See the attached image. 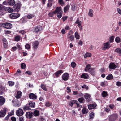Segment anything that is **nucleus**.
Wrapping results in <instances>:
<instances>
[{
	"label": "nucleus",
	"mask_w": 121,
	"mask_h": 121,
	"mask_svg": "<svg viewBox=\"0 0 121 121\" xmlns=\"http://www.w3.org/2000/svg\"><path fill=\"white\" fill-rule=\"evenodd\" d=\"M23 113V110L20 108H19V109L16 111V114L18 116H20L22 115Z\"/></svg>",
	"instance_id": "nucleus-5"
},
{
	"label": "nucleus",
	"mask_w": 121,
	"mask_h": 121,
	"mask_svg": "<svg viewBox=\"0 0 121 121\" xmlns=\"http://www.w3.org/2000/svg\"><path fill=\"white\" fill-rule=\"evenodd\" d=\"M114 37L113 36H112L110 37L109 41L110 42H112L114 40Z\"/></svg>",
	"instance_id": "nucleus-54"
},
{
	"label": "nucleus",
	"mask_w": 121,
	"mask_h": 121,
	"mask_svg": "<svg viewBox=\"0 0 121 121\" xmlns=\"http://www.w3.org/2000/svg\"><path fill=\"white\" fill-rule=\"evenodd\" d=\"M108 84V82L106 81H104V82H101L100 83L101 86L102 87H104L107 86Z\"/></svg>",
	"instance_id": "nucleus-29"
},
{
	"label": "nucleus",
	"mask_w": 121,
	"mask_h": 121,
	"mask_svg": "<svg viewBox=\"0 0 121 121\" xmlns=\"http://www.w3.org/2000/svg\"><path fill=\"white\" fill-rule=\"evenodd\" d=\"M4 43V48H6L8 46V42L7 40L5 38H4L3 39Z\"/></svg>",
	"instance_id": "nucleus-21"
},
{
	"label": "nucleus",
	"mask_w": 121,
	"mask_h": 121,
	"mask_svg": "<svg viewBox=\"0 0 121 121\" xmlns=\"http://www.w3.org/2000/svg\"><path fill=\"white\" fill-rule=\"evenodd\" d=\"M6 110L5 108L3 110L0 111V118L4 116L6 113Z\"/></svg>",
	"instance_id": "nucleus-12"
},
{
	"label": "nucleus",
	"mask_w": 121,
	"mask_h": 121,
	"mask_svg": "<svg viewBox=\"0 0 121 121\" xmlns=\"http://www.w3.org/2000/svg\"><path fill=\"white\" fill-rule=\"evenodd\" d=\"M7 3L9 5L12 6L15 4V2L14 0H8Z\"/></svg>",
	"instance_id": "nucleus-18"
},
{
	"label": "nucleus",
	"mask_w": 121,
	"mask_h": 121,
	"mask_svg": "<svg viewBox=\"0 0 121 121\" xmlns=\"http://www.w3.org/2000/svg\"><path fill=\"white\" fill-rule=\"evenodd\" d=\"M102 96L103 97H105L107 96L108 95V94L107 92L105 91H103L102 93Z\"/></svg>",
	"instance_id": "nucleus-43"
},
{
	"label": "nucleus",
	"mask_w": 121,
	"mask_h": 121,
	"mask_svg": "<svg viewBox=\"0 0 121 121\" xmlns=\"http://www.w3.org/2000/svg\"><path fill=\"white\" fill-rule=\"evenodd\" d=\"M76 101H75L74 100H72L69 103V105L71 106H72L74 104L76 103Z\"/></svg>",
	"instance_id": "nucleus-45"
},
{
	"label": "nucleus",
	"mask_w": 121,
	"mask_h": 121,
	"mask_svg": "<svg viewBox=\"0 0 121 121\" xmlns=\"http://www.w3.org/2000/svg\"><path fill=\"white\" fill-rule=\"evenodd\" d=\"M21 37L19 35H17L15 37V40L16 41H18L20 40Z\"/></svg>",
	"instance_id": "nucleus-41"
},
{
	"label": "nucleus",
	"mask_w": 121,
	"mask_h": 121,
	"mask_svg": "<svg viewBox=\"0 0 121 121\" xmlns=\"http://www.w3.org/2000/svg\"><path fill=\"white\" fill-rule=\"evenodd\" d=\"M29 96L30 98L31 99H37V96L33 93L29 94Z\"/></svg>",
	"instance_id": "nucleus-11"
},
{
	"label": "nucleus",
	"mask_w": 121,
	"mask_h": 121,
	"mask_svg": "<svg viewBox=\"0 0 121 121\" xmlns=\"http://www.w3.org/2000/svg\"><path fill=\"white\" fill-rule=\"evenodd\" d=\"M22 92L20 91H18L17 92V93L15 97L17 99L20 98L22 96Z\"/></svg>",
	"instance_id": "nucleus-25"
},
{
	"label": "nucleus",
	"mask_w": 121,
	"mask_h": 121,
	"mask_svg": "<svg viewBox=\"0 0 121 121\" xmlns=\"http://www.w3.org/2000/svg\"><path fill=\"white\" fill-rule=\"evenodd\" d=\"M91 54L90 53H86L84 56V58H86L87 57H90L91 56Z\"/></svg>",
	"instance_id": "nucleus-44"
},
{
	"label": "nucleus",
	"mask_w": 121,
	"mask_h": 121,
	"mask_svg": "<svg viewBox=\"0 0 121 121\" xmlns=\"http://www.w3.org/2000/svg\"><path fill=\"white\" fill-rule=\"evenodd\" d=\"M113 76L112 74H108L106 78V79L108 80H110L113 78Z\"/></svg>",
	"instance_id": "nucleus-33"
},
{
	"label": "nucleus",
	"mask_w": 121,
	"mask_h": 121,
	"mask_svg": "<svg viewBox=\"0 0 121 121\" xmlns=\"http://www.w3.org/2000/svg\"><path fill=\"white\" fill-rule=\"evenodd\" d=\"M75 38L78 39H79L80 38V35L78 34L77 32L76 31L75 33Z\"/></svg>",
	"instance_id": "nucleus-40"
},
{
	"label": "nucleus",
	"mask_w": 121,
	"mask_h": 121,
	"mask_svg": "<svg viewBox=\"0 0 121 121\" xmlns=\"http://www.w3.org/2000/svg\"><path fill=\"white\" fill-rule=\"evenodd\" d=\"M28 104H29L30 107L31 108H34L35 106V103L34 102L30 101Z\"/></svg>",
	"instance_id": "nucleus-23"
},
{
	"label": "nucleus",
	"mask_w": 121,
	"mask_h": 121,
	"mask_svg": "<svg viewBox=\"0 0 121 121\" xmlns=\"http://www.w3.org/2000/svg\"><path fill=\"white\" fill-rule=\"evenodd\" d=\"M5 9V7L1 4H0V10H3Z\"/></svg>",
	"instance_id": "nucleus-56"
},
{
	"label": "nucleus",
	"mask_w": 121,
	"mask_h": 121,
	"mask_svg": "<svg viewBox=\"0 0 121 121\" xmlns=\"http://www.w3.org/2000/svg\"><path fill=\"white\" fill-rule=\"evenodd\" d=\"M116 84L118 86L120 87L121 86V83L120 82H116Z\"/></svg>",
	"instance_id": "nucleus-57"
},
{
	"label": "nucleus",
	"mask_w": 121,
	"mask_h": 121,
	"mask_svg": "<svg viewBox=\"0 0 121 121\" xmlns=\"http://www.w3.org/2000/svg\"><path fill=\"white\" fill-rule=\"evenodd\" d=\"M34 17L35 15L34 14H29L27 15L26 17L28 19H29L32 18Z\"/></svg>",
	"instance_id": "nucleus-26"
},
{
	"label": "nucleus",
	"mask_w": 121,
	"mask_h": 121,
	"mask_svg": "<svg viewBox=\"0 0 121 121\" xmlns=\"http://www.w3.org/2000/svg\"><path fill=\"white\" fill-rule=\"evenodd\" d=\"M40 87L44 91H47V89L46 86L44 85L43 84H41V85Z\"/></svg>",
	"instance_id": "nucleus-38"
},
{
	"label": "nucleus",
	"mask_w": 121,
	"mask_h": 121,
	"mask_svg": "<svg viewBox=\"0 0 121 121\" xmlns=\"http://www.w3.org/2000/svg\"><path fill=\"white\" fill-rule=\"evenodd\" d=\"M81 21H79L78 19H77V20L76 22L75 23L76 24H78V25L77 26L79 28H80V29H82V26H81Z\"/></svg>",
	"instance_id": "nucleus-24"
},
{
	"label": "nucleus",
	"mask_w": 121,
	"mask_h": 121,
	"mask_svg": "<svg viewBox=\"0 0 121 121\" xmlns=\"http://www.w3.org/2000/svg\"><path fill=\"white\" fill-rule=\"evenodd\" d=\"M12 27V25L10 23L6 22L5 28L7 29H10Z\"/></svg>",
	"instance_id": "nucleus-22"
},
{
	"label": "nucleus",
	"mask_w": 121,
	"mask_h": 121,
	"mask_svg": "<svg viewBox=\"0 0 121 121\" xmlns=\"http://www.w3.org/2000/svg\"><path fill=\"white\" fill-rule=\"evenodd\" d=\"M25 47L27 49H29L30 48V46L29 44H26L25 45Z\"/></svg>",
	"instance_id": "nucleus-61"
},
{
	"label": "nucleus",
	"mask_w": 121,
	"mask_h": 121,
	"mask_svg": "<svg viewBox=\"0 0 121 121\" xmlns=\"http://www.w3.org/2000/svg\"><path fill=\"white\" fill-rule=\"evenodd\" d=\"M116 42L117 43H119L121 42V39L120 38L118 37H117L115 39Z\"/></svg>",
	"instance_id": "nucleus-50"
},
{
	"label": "nucleus",
	"mask_w": 121,
	"mask_h": 121,
	"mask_svg": "<svg viewBox=\"0 0 121 121\" xmlns=\"http://www.w3.org/2000/svg\"><path fill=\"white\" fill-rule=\"evenodd\" d=\"M63 72V71L62 70L58 71L55 73V75L56 77H58L59 75Z\"/></svg>",
	"instance_id": "nucleus-34"
},
{
	"label": "nucleus",
	"mask_w": 121,
	"mask_h": 121,
	"mask_svg": "<svg viewBox=\"0 0 121 121\" xmlns=\"http://www.w3.org/2000/svg\"><path fill=\"white\" fill-rule=\"evenodd\" d=\"M39 114V111L38 110H35L33 112V115L35 116H38Z\"/></svg>",
	"instance_id": "nucleus-39"
},
{
	"label": "nucleus",
	"mask_w": 121,
	"mask_h": 121,
	"mask_svg": "<svg viewBox=\"0 0 121 121\" xmlns=\"http://www.w3.org/2000/svg\"><path fill=\"white\" fill-rule=\"evenodd\" d=\"M109 107L110 109H112L114 108V105L113 104H111L109 105Z\"/></svg>",
	"instance_id": "nucleus-63"
},
{
	"label": "nucleus",
	"mask_w": 121,
	"mask_h": 121,
	"mask_svg": "<svg viewBox=\"0 0 121 121\" xmlns=\"http://www.w3.org/2000/svg\"><path fill=\"white\" fill-rule=\"evenodd\" d=\"M8 83L9 86H11L14 85V83L13 82L10 81L8 82Z\"/></svg>",
	"instance_id": "nucleus-53"
},
{
	"label": "nucleus",
	"mask_w": 121,
	"mask_h": 121,
	"mask_svg": "<svg viewBox=\"0 0 121 121\" xmlns=\"http://www.w3.org/2000/svg\"><path fill=\"white\" fill-rule=\"evenodd\" d=\"M82 88H85L87 90L88 89V87L85 84H84L83 86H82Z\"/></svg>",
	"instance_id": "nucleus-58"
},
{
	"label": "nucleus",
	"mask_w": 121,
	"mask_h": 121,
	"mask_svg": "<svg viewBox=\"0 0 121 121\" xmlns=\"http://www.w3.org/2000/svg\"><path fill=\"white\" fill-rule=\"evenodd\" d=\"M29 104H27L26 106H24L23 109L24 110H31L30 108Z\"/></svg>",
	"instance_id": "nucleus-32"
},
{
	"label": "nucleus",
	"mask_w": 121,
	"mask_h": 121,
	"mask_svg": "<svg viewBox=\"0 0 121 121\" xmlns=\"http://www.w3.org/2000/svg\"><path fill=\"white\" fill-rule=\"evenodd\" d=\"M108 117L109 121H114L118 118V116L116 114H113L109 116Z\"/></svg>",
	"instance_id": "nucleus-1"
},
{
	"label": "nucleus",
	"mask_w": 121,
	"mask_h": 121,
	"mask_svg": "<svg viewBox=\"0 0 121 121\" xmlns=\"http://www.w3.org/2000/svg\"><path fill=\"white\" fill-rule=\"evenodd\" d=\"M70 7L69 5H67L64 8V11L65 12H66L69 9Z\"/></svg>",
	"instance_id": "nucleus-37"
},
{
	"label": "nucleus",
	"mask_w": 121,
	"mask_h": 121,
	"mask_svg": "<svg viewBox=\"0 0 121 121\" xmlns=\"http://www.w3.org/2000/svg\"><path fill=\"white\" fill-rule=\"evenodd\" d=\"M81 77L85 79H87L89 78V76L87 73H83L81 76Z\"/></svg>",
	"instance_id": "nucleus-15"
},
{
	"label": "nucleus",
	"mask_w": 121,
	"mask_h": 121,
	"mask_svg": "<svg viewBox=\"0 0 121 121\" xmlns=\"http://www.w3.org/2000/svg\"><path fill=\"white\" fill-rule=\"evenodd\" d=\"M95 69L94 68H90L89 72L92 75H93L95 73Z\"/></svg>",
	"instance_id": "nucleus-27"
},
{
	"label": "nucleus",
	"mask_w": 121,
	"mask_h": 121,
	"mask_svg": "<svg viewBox=\"0 0 121 121\" xmlns=\"http://www.w3.org/2000/svg\"><path fill=\"white\" fill-rule=\"evenodd\" d=\"M52 0H49L47 4V6L48 7H51L52 4Z\"/></svg>",
	"instance_id": "nucleus-36"
},
{
	"label": "nucleus",
	"mask_w": 121,
	"mask_h": 121,
	"mask_svg": "<svg viewBox=\"0 0 121 121\" xmlns=\"http://www.w3.org/2000/svg\"><path fill=\"white\" fill-rule=\"evenodd\" d=\"M14 111L12 110L10 112L8 113L9 115L10 116H12L14 114Z\"/></svg>",
	"instance_id": "nucleus-64"
},
{
	"label": "nucleus",
	"mask_w": 121,
	"mask_h": 121,
	"mask_svg": "<svg viewBox=\"0 0 121 121\" xmlns=\"http://www.w3.org/2000/svg\"><path fill=\"white\" fill-rule=\"evenodd\" d=\"M21 65V68L23 69H24L26 68V65L24 63H22Z\"/></svg>",
	"instance_id": "nucleus-52"
},
{
	"label": "nucleus",
	"mask_w": 121,
	"mask_h": 121,
	"mask_svg": "<svg viewBox=\"0 0 121 121\" xmlns=\"http://www.w3.org/2000/svg\"><path fill=\"white\" fill-rule=\"evenodd\" d=\"M94 116V113L92 112H91L90 113V118L92 119L93 118V117Z\"/></svg>",
	"instance_id": "nucleus-51"
},
{
	"label": "nucleus",
	"mask_w": 121,
	"mask_h": 121,
	"mask_svg": "<svg viewBox=\"0 0 121 121\" xmlns=\"http://www.w3.org/2000/svg\"><path fill=\"white\" fill-rule=\"evenodd\" d=\"M84 97L87 101H89L91 100V95L90 94L86 93L85 94Z\"/></svg>",
	"instance_id": "nucleus-8"
},
{
	"label": "nucleus",
	"mask_w": 121,
	"mask_h": 121,
	"mask_svg": "<svg viewBox=\"0 0 121 121\" xmlns=\"http://www.w3.org/2000/svg\"><path fill=\"white\" fill-rule=\"evenodd\" d=\"M21 5L20 3H18L16 4L14 6L15 10L17 12L20 9Z\"/></svg>",
	"instance_id": "nucleus-6"
},
{
	"label": "nucleus",
	"mask_w": 121,
	"mask_h": 121,
	"mask_svg": "<svg viewBox=\"0 0 121 121\" xmlns=\"http://www.w3.org/2000/svg\"><path fill=\"white\" fill-rule=\"evenodd\" d=\"M111 47L109 42H107L103 44L102 46V49L105 50L108 49Z\"/></svg>",
	"instance_id": "nucleus-3"
},
{
	"label": "nucleus",
	"mask_w": 121,
	"mask_h": 121,
	"mask_svg": "<svg viewBox=\"0 0 121 121\" xmlns=\"http://www.w3.org/2000/svg\"><path fill=\"white\" fill-rule=\"evenodd\" d=\"M91 66V65L89 64H88L85 68L84 69V71L85 72H88L89 71V69H90Z\"/></svg>",
	"instance_id": "nucleus-30"
},
{
	"label": "nucleus",
	"mask_w": 121,
	"mask_h": 121,
	"mask_svg": "<svg viewBox=\"0 0 121 121\" xmlns=\"http://www.w3.org/2000/svg\"><path fill=\"white\" fill-rule=\"evenodd\" d=\"M67 37L68 39L71 41H73L74 40V37L73 35V32L70 30L68 34Z\"/></svg>",
	"instance_id": "nucleus-2"
},
{
	"label": "nucleus",
	"mask_w": 121,
	"mask_h": 121,
	"mask_svg": "<svg viewBox=\"0 0 121 121\" xmlns=\"http://www.w3.org/2000/svg\"><path fill=\"white\" fill-rule=\"evenodd\" d=\"M5 101V99L2 96H0V106L3 105Z\"/></svg>",
	"instance_id": "nucleus-16"
},
{
	"label": "nucleus",
	"mask_w": 121,
	"mask_h": 121,
	"mask_svg": "<svg viewBox=\"0 0 121 121\" xmlns=\"http://www.w3.org/2000/svg\"><path fill=\"white\" fill-rule=\"evenodd\" d=\"M96 104L95 103L93 104L89 105H88V106L89 109H91L94 108L96 107Z\"/></svg>",
	"instance_id": "nucleus-17"
},
{
	"label": "nucleus",
	"mask_w": 121,
	"mask_h": 121,
	"mask_svg": "<svg viewBox=\"0 0 121 121\" xmlns=\"http://www.w3.org/2000/svg\"><path fill=\"white\" fill-rule=\"evenodd\" d=\"M52 104L51 103L49 102L48 101H47L46 102L45 104V106L47 107H49L51 106Z\"/></svg>",
	"instance_id": "nucleus-46"
},
{
	"label": "nucleus",
	"mask_w": 121,
	"mask_h": 121,
	"mask_svg": "<svg viewBox=\"0 0 121 121\" xmlns=\"http://www.w3.org/2000/svg\"><path fill=\"white\" fill-rule=\"evenodd\" d=\"M32 114L31 112H27L26 114V117L28 118H31L32 117Z\"/></svg>",
	"instance_id": "nucleus-19"
},
{
	"label": "nucleus",
	"mask_w": 121,
	"mask_h": 121,
	"mask_svg": "<svg viewBox=\"0 0 121 121\" xmlns=\"http://www.w3.org/2000/svg\"><path fill=\"white\" fill-rule=\"evenodd\" d=\"M84 100V99L83 97H81L79 98L78 99V101L80 103H83Z\"/></svg>",
	"instance_id": "nucleus-48"
},
{
	"label": "nucleus",
	"mask_w": 121,
	"mask_h": 121,
	"mask_svg": "<svg viewBox=\"0 0 121 121\" xmlns=\"http://www.w3.org/2000/svg\"><path fill=\"white\" fill-rule=\"evenodd\" d=\"M42 30V28L41 26L40 25H38L33 30L35 32H37L41 30Z\"/></svg>",
	"instance_id": "nucleus-7"
},
{
	"label": "nucleus",
	"mask_w": 121,
	"mask_h": 121,
	"mask_svg": "<svg viewBox=\"0 0 121 121\" xmlns=\"http://www.w3.org/2000/svg\"><path fill=\"white\" fill-rule=\"evenodd\" d=\"M115 51L118 53L119 56L121 55V49L117 48L115 50Z\"/></svg>",
	"instance_id": "nucleus-35"
},
{
	"label": "nucleus",
	"mask_w": 121,
	"mask_h": 121,
	"mask_svg": "<svg viewBox=\"0 0 121 121\" xmlns=\"http://www.w3.org/2000/svg\"><path fill=\"white\" fill-rule=\"evenodd\" d=\"M6 10L9 13L13 12L14 11L13 9L12 8L10 7H7Z\"/></svg>",
	"instance_id": "nucleus-28"
},
{
	"label": "nucleus",
	"mask_w": 121,
	"mask_h": 121,
	"mask_svg": "<svg viewBox=\"0 0 121 121\" xmlns=\"http://www.w3.org/2000/svg\"><path fill=\"white\" fill-rule=\"evenodd\" d=\"M117 66L115 64L111 63L109 64V68L111 69H114Z\"/></svg>",
	"instance_id": "nucleus-13"
},
{
	"label": "nucleus",
	"mask_w": 121,
	"mask_h": 121,
	"mask_svg": "<svg viewBox=\"0 0 121 121\" xmlns=\"http://www.w3.org/2000/svg\"><path fill=\"white\" fill-rule=\"evenodd\" d=\"M20 15L18 13H12L10 14V17L12 19H15L19 17Z\"/></svg>",
	"instance_id": "nucleus-4"
},
{
	"label": "nucleus",
	"mask_w": 121,
	"mask_h": 121,
	"mask_svg": "<svg viewBox=\"0 0 121 121\" xmlns=\"http://www.w3.org/2000/svg\"><path fill=\"white\" fill-rule=\"evenodd\" d=\"M69 77V74L67 73H65L62 75V79L64 81L68 80Z\"/></svg>",
	"instance_id": "nucleus-10"
},
{
	"label": "nucleus",
	"mask_w": 121,
	"mask_h": 121,
	"mask_svg": "<svg viewBox=\"0 0 121 121\" xmlns=\"http://www.w3.org/2000/svg\"><path fill=\"white\" fill-rule=\"evenodd\" d=\"M12 102L15 107H18L20 105V101H18L17 100H13Z\"/></svg>",
	"instance_id": "nucleus-9"
},
{
	"label": "nucleus",
	"mask_w": 121,
	"mask_h": 121,
	"mask_svg": "<svg viewBox=\"0 0 121 121\" xmlns=\"http://www.w3.org/2000/svg\"><path fill=\"white\" fill-rule=\"evenodd\" d=\"M62 12H60L59 13H57V16L58 18H60L62 16Z\"/></svg>",
	"instance_id": "nucleus-47"
},
{
	"label": "nucleus",
	"mask_w": 121,
	"mask_h": 121,
	"mask_svg": "<svg viewBox=\"0 0 121 121\" xmlns=\"http://www.w3.org/2000/svg\"><path fill=\"white\" fill-rule=\"evenodd\" d=\"M60 12H62L61 8L60 7H57L54 11V13L56 14V13H59Z\"/></svg>",
	"instance_id": "nucleus-20"
},
{
	"label": "nucleus",
	"mask_w": 121,
	"mask_h": 121,
	"mask_svg": "<svg viewBox=\"0 0 121 121\" xmlns=\"http://www.w3.org/2000/svg\"><path fill=\"white\" fill-rule=\"evenodd\" d=\"M117 11L118 13L120 14L121 15V10L119 8H117Z\"/></svg>",
	"instance_id": "nucleus-62"
},
{
	"label": "nucleus",
	"mask_w": 121,
	"mask_h": 121,
	"mask_svg": "<svg viewBox=\"0 0 121 121\" xmlns=\"http://www.w3.org/2000/svg\"><path fill=\"white\" fill-rule=\"evenodd\" d=\"M6 25V23H1L0 24V26L1 27H4L5 28Z\"/></svg>",
	"instance_id": "nucleus-59"
},
{
	"label": "nucleus",
	"mask_w": 121,
	"mask_h": 121,
	"mask_svg": "<svg viewBox=\"0 0 121 121\" xmlns=\"http://www.w3.org/2000/svg\"><path fill=\"white\" fill-rule=\"evenodd\" d=\"M93 10L91 9L89 10L88 15L89 16L92 17L93 16Z\"/></svg>",
	"instance_id": "nucleus-31"
},
{
	"label": "nucleus",
	"mask_w": 121,
	"mask_h": 121,
	"mask_svg": "<svg viewBox=\"0 0 121 121\" xmlns=\"http://www.w3.org/2000/svg\"><path fill=\"white\" fill-rule=\"evenodd\" d=\"M83 114H86L88 112V110L85 108H84L82 110Z\"/></svg>",
	"instance_id": "nucleus-42"
},
{
	"label": "nucleus",
	"mask_w": 121,
	"mask_h": 121,
	"mask_svg": "<svg viewBox=\"0 0 121 121\" xmlns=\"http://www.w3.org/2000/svg\"><path fill=\"white\" fill-rule=\"evenodd\" d=\"M72 67L73 68H74L76 66V64L75 63L73 62H72L71 64Z\"/></svg>",
	"instance_id": "nucleus-60"
},
{
	"label": "nucleus",
	"mask_w": 121,
	"mask_h": 121,
	"mask_svg": "<svg viewBox=\"0 0 121 121\" xmlns=\"http://www.w3.org/2000/svg\"><path fill=\"white\" fill-rule=\"evenodd\" d=\"M55 13H54V11L53 12H50L48 14V15L49 16H50V17H52L54 14H55Z\"/></svg>",
	"instance_id": "nucleus-55"
},
{
	"label": "nucleus",
	"mask_w": 121,
	"mask_h": 121,
	"mask_svg": "<svg viewBox=\"0 0 121 121\" xmlns=\"http://www.w3.org/2000/svg\"><path fill=\"white\" fill-rule=\"evenodd\" d=\"M58 2L62 6L64 5L65 4L64 2L62 0H59Z\"/></svg>",
	"instance_id": "nucleus-49"
},
{
	"label": "nucleus",
	"mask_w": 121,
	"mask_h": 121,
	"mask_svg": "<svg viewBox=\"0 0 121 121\" xmlns=\"http://www.w3.org/2000/svg\"><path fill=\"white\" fill-rule=\"evenodd\" d=\"M39 44V42L37 41H36L34 42L33 44V48L35 49H36L38 48Z\"/></svg>",
	"instance_id": "nucleus-14"
}]
</instances>
